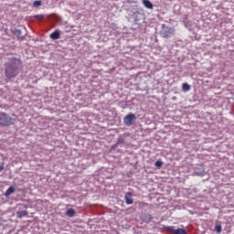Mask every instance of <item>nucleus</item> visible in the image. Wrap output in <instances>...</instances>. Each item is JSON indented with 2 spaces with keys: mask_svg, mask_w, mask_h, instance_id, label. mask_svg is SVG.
<instances>
[{
  "mask_svg": "<svg viewBox=\"0 0 234 234\" xmlns=\"http://www.w3.org/2000/svg\"><path fill=\"white\" fill-rule=\"evenodd\" d=\"M5 74L8 80L16 78L19 74V60L11 58L5 63Z\"/></svg>",
  "mask_w": 234,
  "mask_h": 234,
  "instance_id": "obj_1",
  "label": "nucleus"
},
{
  "mask_svg": "<svg viewBox=\"0 0 234 234\" xmlns=\"http://www.w3.org/2000/svg\"><path fill=\"white\" fill-rule=\"evenodd\" d=\"M16 118H12L8 113L0 112V125L2 127H10L16 123Z\"/></svg>",
  "mask_w": 234,
  "mask_h": 234,
  "instance_id": "obj_2",
  "label": "nucleus"
},
{
  "mask_svg": "<svg viewBox=\"0 0 234 234\" xmlns=\"http://www.w3.org/2000/svg\"><path fill=\"white\" fill-rule=\"evenodd\" d=\"M174 35H175V29L167 27L165 24H162L160 36H162L164 38H167V37H171Z\"/></svg>",
  "mask_w": 234,
  "mask_h": 234,
  "instance_id": "obj_3",
  "label": "nucleus"
},
{
  "mask_svg": "<svg viewBox=\"0 0 234 234\" xmlns=\"http://www.w3.org/2000/svg\"><path fill=\"white\" fill-rule=\"evenodd\" d=\"M136 120V115L134 113H129L126 115L123 119L124 124H126L127 127H131L133 125V122Z\"/></svg>",
  "mask_w": 234,
  "mask_h": 234,
  "instance_id": "obj_4",
  "label": "nucleus"
},
{
  "mask_svg": "<svg viewBox=\"0 0 234 234\" xmlns=\"http://www.w3.org/2000/svg\"><path fill=\"white\" fill-rule=\"evenodd\" d=\"M125 202L128 206H131L134 201L133 200V193L127 192L124 197Z\"/></svg>",
  "mask_w": 234,
  "mask_h": 234,
  "instance_id": "obj_5",
  "label": "nucleus"
},
{
  "mask_svg": "<svg viewBox=\"0 0 234 234\" xmlns=\"http://www.w3.org/2000/svg\"><path fill=\"white\" fill-rule=\"evenodd\" d=\"M141 220H143V222H146L147 224H149V222L153 220V216L151 214H146L145 216L142 217Z\"/></svg>",
  "mask_w": 234,
  "mask_h": 234,
  "instance_id": "obj_6",
  "label": "nucleus"
},
{
  "mask_svg": "<svg viewBox=\"0 0 234 234\" xmlns=\"http://www.w3.org/2000/svg\"><path fill=\"white\" fill-rule=\"evenodd\" d=\"M60 37H61V33L59 32V30H56L50 34L51 39H59Z\"/></svg>",
  "mask_w": 234,
  "mask_h": 234,
  "instance_id": "obj_7",
  "label": "nucleus"
},
{
  "mask_svg": "<svg viewBox=\"0 0 234 234\" xmlns=\"http://www.w3.org/2000/svg\"><path fill=\"white\" fill-rule=\"evenodd\" d=\"M17 218H23V217H28V211L27 210H21L16 212Z\"/></svg>",
  "mask_w": 234,
  "mask_h": 234,
  "instance_id": "obj_8",
  "label": "nucleus"
},
{
  "mask_svg": "<svg viewBox=\"0 0 234 234\" xmlns=\"http://www.w3.org/2000/svg\"><path fill=\"white\" fill-rule=\"evenodd\" d=\"M143 5L145 6V8H148L149 10H153V3L149 0H143Z\"/></svg>",
  "mask_w": 234,
  "mask_h": 234,
  "instance_id": "obj_9",
  "label": "nucleus"
},
{
  "mask_svg": "<svg viewBox=\"0 0 234 234\" xmlns=\"http://www.w3.org/2000/svg\"><path fill=\"white\" fill-rule=\"evenodd\" d=\"M66 215L67 217H74V215H76V211L74 210V208H69L67 211H66Z\"/></svg>",
  "mask_w": 234,
  "mask_h": 234,
  "instance_id": "obj_10",
  "label": "nucleus"
},
{
  "mask_svg": "<svg viewBox=\"0 0 234 234\" xmlns=\"http://www.w3.org/2000/svg\"><path fill=\"white\" fill-rule=\"evenodd\" d=\"M182 89H183L184 92H189V90H191V86L187 83H183Z\"/></svg>",
  "mask_w": 234,
  "mask_h": 234,
  "instance_id": "obj_11",
  "label": "nucleus"
},
{
  "mask_svg": "<svg viewBox=\"0 0 234 234\" xmlns=\"http://www.w3.org/2000/svg\"><path fill=\"white\" fill-rule=\"evenodd\" d=\"M16 192V188L14 186H10L6 191H5V197H10L12 193Z\"/></svg>",
  "mask_w": 234,
  "mask_h": 234,
  "instance_id": "obj_12",
  "label": "nucleus"
},
{
  "mask_svg": "<svg viewBox=\"0 0 234 234\" xmlns=\"http://www.w3.org/2000/svg\"><path fill=\"white\" fill-rule=\"evenodd\" d=\"M166 231H171L172 233L176 234V228L173 227V226H168L165 228Z\"/></svg>",
  "mask_w": 234,
  "mask_h": 234,
  "instance_id": "obj_13",
  "label": "nucleus"
},
{
  "mask_svg": "<svg viewBox=\"0 0 234 234\" xmlns=\"http://www.w3.org/2000/svg\"><path fill=\"white\" fill-rule=\"evenodd\" d=\"M35 19H37L38 21H43V19H45V16L44 15H36L34 16Z\"/></svg>",
  "mask_w": 234,
  "mask_h": 234,
  "instance_id": "obj_14",
  "label": "nucleus"
},
{
  "mask_svg": "<svg viewBox=\"0 0 234 234\" xmlns=\"http://www.w3.org/2000/svg\"><path fill=\"white\" fill-rule=\"evenodd\" d=\"M176 234H187V232L184 229H177Z\"/></svg>",
  "mask_w": 234,
  "mask_h": 234,
  "instance_id": "obj_15",
  "label": "nucleus"
},
{
  "mask_svg": "<svg viewBox=\"0 0 234 234\" xmlns=\"http://www.w3.org/2000/svg\"><path fill=\"white\" fill-rule=\"evenodd\" d=\"M215 231H217V233H222V226L216 225Z\"/></svg>",
  "mask_w": 234,
  "mask_h": 234,
  "instance_id": "obj_16",
  "label": "nucleus"
},
{
  "mask_svg": "<svg viewBox=\"0 0 234 234\" xmlns=\"http://www.w3.org/2000/svg\"><path fill=\"white\" fill-rule=\"evenodd\" d=\"M33 6H35L37 8V6H41V1L40 0H37L33 3Z\"/></svg>",
  "mask_w": 234,
  "mask_h": 234,
  "instance_id": "obj_17",
  "label": "nucleus"
},
{
  "mask_svg": "<svg viewBox=\"0 0 234 234\" xmlns=\"http://www.w3.org/2000/svg\"><path fill=\"white\" fill-rule=\"evenodd\" d=\"M164 165V162L158 160L155 162V167H162Z\"/></svg>",
  "mask_w": 234,
  "mask_h": 234,
  "instance_id": "obj_18",
  "label": "nucleus"
},
{
  "mask_svg": "<svg viewBox=\"0 0 234 234\" xmlns=\"http://www.w3.org/2000/svg\"><path fill=\"white\" fill-rule=\"evenodd\" d=\"M13 34H14L15 36H21V29H16V30L13 32Z\"/></svg>",
  "mask_w": 234,
  "mask_h": 234,
  "instance_id": "obj_19",
  "label": "nucleus"
},
{
  "mask_svg": "<svg viewBox=\"0 0 234 234\" xmlns=\"http://www.w3.org/2000/svg\"><path fill=\"white\" fill-rule=\"evenodd\" d=\"M5 169V164L0 162V173Z\"/></svg>",
  "mask_w": 234,
  "mask_h": 234,
  "instance_id": "obj_20",
  "label": "nucleus"
}]
</instances>
